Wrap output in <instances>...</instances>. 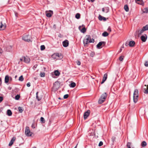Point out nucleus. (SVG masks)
I'll return each mask as SVG.
<instances>
[{"mask_svg": "<svg viewBox=\"0 0 148 148\" xmlns=\"http://www.w3.org/2000/svg\"><path fill=\"white\" fill-rule=\"evenodd\" d=\"M33 127V126L32 125V127H34V128L35 127Z\"/></svg>", "mask_w": 148, "mask_h": 148, "instance_id": "e2e57ef3", "label": "nucleus"}, {"mask_svg": "<svg viewBox=\"0 0 148 148\" xmlns=\"http://www.w3.org/2000/svg\"><path fill=\"white\" fill-rule=\"evenodd\" d=\"M82 28L81 29L80 32L83 33H84L86 31V29L85 26L84 25H82Z\"/></svg>", "mask_w": 148, "mask_h": 148, "instance_id": "f3484780", "label": "nucleus"}, {"mask_svg": "<svg viewBox=\"0 0 148 148\" xmlns=\"http://www.w3.org/2000/svg\"><path fill=\"white\" fill-rule=\"evenodd\" d=\"M20 60L21 61H23V60H24V57H23L21 58L20 59Z\"/></svg>", "mask_w": 148, "mask_h": 148, "instance_id": "864d4df0", "label": "nucleus"}, {"mask_svg": "<svg viewBox=\"0 0 148 148\" xmlns=\"http://www.w3.org/2000/svg\"><path fill=\"white\" fill-rule=\"evenodd\" d=\"M127 148H134V147L132 146L131 143H128L127 144Z\"/></svg>", "mask_w": 148, "mask_h": 148, "instance_id": "4be33fe9", "label": "nucleus"}, {"mask_svg": "<svg viewBox=\"0 0 148 148\" xmlns=\"http://www.w3.org/2000/svg\"><path fill=\"white\" fill-rule=\"evenodd\" d=\"M3 51L2 49L0 48V53H2Z\"/></svg>", "mask_w": 148, "mask_h": 148, "instance_id": "5fc2aeb1", "label": "nucleus"}, {"mask_svg": "<svg viewBox=\"0 0 148 148\" xmlns=\"http://www.w3.org/2000/svg\"><path fill=\"white\" fill-rule=\"evenodd\" d=\"M82 25L81 26H79L78 27L79 30L80 31L81 29H82Z\"/></svg>", "mask_w": 148, "mask_h": 148, "instance_id": "09e8293b", "label": "nucleus"}, {"mask_svg": "<svg viewBox=\"0 0 148 148\" xmlns=\"http://www.w3.org/2000/svg\"><path fill=\"white\" fill-rule=\"evenodd\" d=\"M77 64L78 65H80L81 64L80 62L79 61H77Z\"/></svg>", "mask_w": 148, "mask_h": 148, "instance_id": "8fccbe9b", "label": "nucleus"}, {"mask_svg": "<svg viewBox=\"0 0 148 148\" xmlns=\"http://www.w3.org/2000/svg\"><path fill=\"white\" fill-rule=\"evenodd\" d=\"M20 98L19 95H17L15 97V99L16 100H18Z\"/></svg>", "mask_w": 148, "mask_h": 148, "instance_id": "a19ab883", "label": "nucleus"}, {"mask_svg": "<svg viewBox=\"0 0 148 148\" xmlns=\"http://www.w3.org/2000/svg\"><path fill=\"white\" fill-rule=\"evenodd\" d=\"M124 9L127 12H128L129 10V8L128 6L127 5H125L124 6Z\"/></svg>", "mask_w": 148, "mask_h": 148, "instance_id": "393cba45", "label": "nucleus"}, {"mask_svg": "<svg viewBox=\"0 0 148 148\" xmlns=\"http://www.w3.org/2000/svg\"><path fill=\"white\" fill-rule=\"evenodd\" d=\"M12 112L10 110H8L7 111V114L8 116H11L12 115Z\"/></svg>", "mask_w": 148, "mask_h": 148, "instance_id": "b1692460", "label": "nucleus"}, {"mask_svg": "<svg viewBox=\"0 0 148 148\" xmlns=\"http://www.w3.org/2000/svg\"><path fill=\"white\" fill-rule=\"evenodd\" d=\"M98 18L99 20L100 21L103 20V21H105L106 20V18L101 16L100 15H99Z\"/></svg>", "mask_w": 148, "mask_h": 148, "instance_id": "aec40b11", "label": "nucleus"}, {"mask_svg": "<svg viewBox=\"0 0 148 148\" xmlns=\"http://www.w3.org/2000/svg\"><path fill=\"white\" fill-rule=\"evenodd\" d=\"M1 79L0 78V84L1 83Z\"/></svg>", "mask_w": 148, "mask_h": 148, "instance_id": "13d9d810", "label": "nucleus"}, {"mask_svg": "<svg viewBox=\"0 0 148 148\" xmlns=\"http://www.w3.org/2000/svg\"><path fill=\"white\" fill-rule=\"evenodd\" d=\"M144 31H145L143 28H142L141 29H138L136 31V32L135 35L138 36H139L141 34H142L143 33Z\"/></svg>", "mask_w": 148, "mask_h": 148, "instance_id": "423d86ee", "label": "nucleus"}, {"mask_svg": "<svg viewBox=\"0 0 148 148\" xmlns=\"http://www.w3.org/2000/svg\"><path fill=\"white\" fill-rule=\"evenodd\" d=\"M144 92L145 93H148V85L147 86V89H146V90H145Z\"/></svg>", "mask_w": 148, "mask_h": 148, "instance_id": "c03bdc74", "label": "nucleus"}, {"mask_svg": "<svg viewBox=\"0 0 148 148\" xmlns=\"http://www.w3.org/2000/svg\"><path fill=\"white\" fill-rule=\"evenodd\" d=\"M40 75L41 77H45V73L44 72H41L40 73Z\"/></svg>", "mask_w": 148, "mask_h": 148, "instance_id": "72a5a7b5", "label": "nucleus"}, {"mask_svg": "<svg viewBox=\"0 0 148 148\" xmlns=\"http://www.w3.org/2000/svg\"><path fill=\"white\" fill-rule=\"evenodd\" d=\"M77 145H77L74 148H76Z\"/></svg>", "mask_w": 148, "mask_h": 148, "instance_id": "052dcab7", "label": "nucleus"}, {"mask_svg": "<svg viewBox=\"0 0 148 148\" xmlns=\"http://www.w3.org/2000/svg\"><path fill=\"white\" fill-rule=\"evenodd\" d=\"M18 110L20 112H22L23 111V108L20 107H18Z\"/></svg>", "mask_w": 148, "mask_h": 148, "instance_id": "f704fd0d", "label": "nucleus"}, {"mask_svg": "<svg viewBox=\"0 0 148 148\" xmlns=\"http://www.w3.org/2000/svg\"><path fill=\"white\" fill-rule=\"evenodd\" d=\"M31 38L30 36L29 35H25L22 37V39L24 40L29 42L31 41Z\"/></svg>", "mask_w": 148, "mask_h": 148, "instance_id": "39448f33", "label": "nucleus"}, {"mask_svg": "<svg viewBox=\"0 0 148 148\" xmlns=\"http://www.w3.org/2000/svg\"><path fill=\"white\" fill-rule=\"evenodd\" d=\"M76 86V84L74 82H72L70 85L69 86L71 88H74Z\"/></svg>", "mask_w": 148, "mask_h": 148, "instance_id": "5701e85b", "label": "nucleus"}, {"mask_svg": "<svg viewBox=\"0 0 148 148\" xmlns=\"http://www.w3.org/2000/svg\"><path fill=\"white\" fill-rule=\"evenodd\" d=\"M105 44V42H99L97 45V48L99 49L101 48L102 47H101L102 44L104 45Z\"/></svg>", "mask_w": 148, "mask_h": 148, "instance_id": "9d476101", "label": "nucleus"}, {"mask_svg": "<svg viewBox=\"0 0 148 148\" xmlns=\"http://www.w3.org/2000/svg\"><path fill=\"white\" fill-rule=\"evenodd\" d=\"M89 112H88V111L84 113V119H85L87 118L89 116Z\"/></svg>", "mask_w": 148, "mask_h": 148, "instance_id": "dca6fc26", "label": "nucleus"}, {"mask_svg": "<svg viewBox=\"0 0 148 148\" xmlns=\"http://www.w3.org/2000/svg\"><path fill=\"white\" fill-rule=\"evenodd\" d=\"M146 145L147 143L145 141H143L142 142L141 144V145L142 147H144Z\"/></svg>", "mask_w": 148, "mask_h": 148, "instance_id": "7c9ffc66", "label": "nucleus"}, {"mask_svg": "<svg viewBox=\"0 0 148 148\" xmlns=\"http://www.w3.org/2000/svg\"><path fill=\"white\" fill-rule=\"evenodd\" d=\"M141 40L143 42H145L146 41L147 38V36L146 35L144 34V35H142L141 36Z\"/></svg>", "mask_w": 148, "mask_h": 148, "instance_id": "9b49d317", "label": "nucleus"}, {"mask_svg": "<svg viewBox=\"0 0 148 148\" xmlns=\"http://www.w3.org/2000/svg\"><path fill=\"white\" fill-rule=\"evenodd\" d=\"M3 98L2 97H0V103L3 101Z\"/></svg>", "mask_w": 148, "mask_h": 148, "instance_id": "de8ad7c7", "label": "nucleus"}, {"mask_svg": "<svg viewBox=\"0 0 148 148\" xmlns=\"http://www.w3.org/2000/svg\"><path fill=\"white\" fill-rule=\"evenodd\" d=\"M80 14L79 13H77L75 15V17L76 18L79 19L80 18Z\"/></svg>", "mask_w": 148, "mask_h": 148, "instance_id": "2f4dec72", "label": "nucleus"}, {"mask_svg": "<svg viewBox=\"0 0 148 148\" xmlns=\"http://www.w3.org/2000/svg\"><path fill=\"white\" fill-rule=\"evenodd\" d=\"M68 97V94H66V95H65L64 96V98L65 99H66Z\"/></svg>", "mask_w": 148, "mask_h": 148, "instance_id": "a18cd8bd", "label": "nucleus"}, {"mask_svg": "<svg viewBox=\"0 0 148 148\" xmlns=\"http://www.w3.org/2000/svg\"><path fill=\"white\" fill-rule=\"evenodd\" d=\"M95 54V53L94 52H91L90 53V56L91 57H93L94 56Z\"/></svg>", "mask_w": 148, "mask_h": 148, "instance_id": "ea45409f", "label": "nucleus"}, {"mask_svg": "<svg viewBox=\"0 0 148 148\" xmlns=\"http://www.w3.org/2000/svg\"><path fill=\"white\" fill-rule=\"evenodd\" d=\"M27 87H29L30 86V82H28L27 84Z\"/></svg>", "mask_w": 148, "mask_h": 148, "instance_id": "3c124183", "label": "nucleus"}, {"mask_svg": "<svg viewBox=\"0 0 148 148\" xmlns=\"http://www.w3.org/2000/svg\"><path fill=\"white\" fill-rule=\"evenodd\" d=\"M12 80V78L11 77L6 75L5 78V82L6 84L8 83L10 81H11Z\"/></svg>", "mask_w": 148, "mask_h": 148, "instance_id": "0eeeda50", "label": "nucleus"}, {"mask_svg": "<svg viewBox=\"0 0 148 148\" xmlns=\"http://www.w3.org/2000/svg\"><path fill=\"white\" fill-rule=\"evenodd\" d=\"M45 49V47L44 45H41L40 46V49L41 50H43Z\"/></svg>", "mask_w": 148, "mask_h": 148, "instance_id": "e433bc0d", "label": "nucleus"}, {"mask_svg": "<svg viewBox=\"0 0 148 148\" xmlns=\"http://www.w3.org/2000/svg\"><path fill=\"white\" fill-rule=\"evenodd\" d=\"M142 28L145 31L148 30V25L144 26Z\"/></svg>", "mask_w": 148, "mask_h": 148, "instance_id": "cd10ccee", "label": "nucleus"}, {"mask_svg": "<svg viewBox=\"0 0 148 148\" xmlns=\"http://www.w3.org/2000/svg\"><path fill=\"white\" fill-rule=\"evenodd\" d=\"M106 9L107 10V11H106V12L107 13L108 12V9L107 8H106Z\"/></svg>", "mask_w": 148, "mask_h": 148, "instance_id": "4d7b16f0", "label": "nucleus"}, {"mask_svg": "<svg viewBox=\"0 0 148 148\" xmlns=\"http://www.w3.org/2000/svg\"><path fill=\"white\" fill-rule=\"evenodd\" d=\"M62 45L64 47H66L68 46L69 45L68 41L66 40L62 42Z\"/></svg>", "mask_w": 148, "mask_h": 148, "instance_id": "2eb2a0df", "label": "nucleus"}, {"mask_svg": "<svg viewBox=\"0 0 148 148\" xmlns=\"http://www.w3.org/2000/svg\"><path fill=\"white\" fill-rule=\"evenodd\" d=\"M48 12L47 11L46 12V15L47 17H51L52 14L53 12L51 10H49Z\"/></svg>", "mask_w": 148, "mask_h": 148, "instance_id": "ddd939ff", "label": "nucleus"}, {"mask_svg": "<svg viewBox=\"0 0 148 148\" xmlns=\"http://www.w3.org/2000/svg\"><path fill=\"white\" fill-rule=\"evenodd\" d=\"M30 61V58L27 56H26L25 57H24V62L26 63H29Z\"/></svg>", "mask_w": 148, "mask_h": 148, "instance_id": "6e6552de", "label": "nucleus"}, {"mask_svg": "<svg viewBox=\"0 0 148 148\" xmlns=\"http://www.w3.org/2000/svg\"><path fill=\"white\" fill-rule=\"evenodd\" d=\"M103 144V143L102 141H100L99 144V146H102Z\"/></svg>", "mask_w": 148, "mask_h": 148, "instance_id": "49530a36", "label": "nucleus"}, {"mask_svg": "<svg viewBox=\"0 0 148 148\" xmlns=\"http://www.w3.org/2000/svg\"><path fill=\"white\" fill-rule=\"evenodd\" d=\"M54 73L55 75L56 76H59L60 74V73L58 70L55 71Z\"/></svg>", "mask_w": 148, "mask_h": 148, "instance_id": "c85d7f7f", "label": "nucleus"}, {"mask_svg": "<svg viewBox=\"0 0 148 148\" xmlns=\"http://www.w3.org/2000/svg\"><path fill=\"white\" fill-rule=\"evenodd\" d=\"M107 96V94L106 92L102 94L99 100V103L100 104L103 103L105 101V99L106 98Z\"/></svg>", "mask_w": 148, "mask_h": 148, "instance_id": "7ed1b4c3", "label": "nucleus"}, {"mask_svg": "<svg viewBox=\"0 0 148 148\" xmlns=\"http://www.w3.org/2000/svg\"><path fill=\"white\" fill-rule=\"evenodd\" d=\"M102 10L103 12H105V10L104 8H103L102 9Z\"/></svg>", "mask_w": 148, "mask_h": 148, "instance_id": "6e6d98bb", "label": "nucleus"}, {"mask_svg": "<svg viewBox=\"0 0 148 148\" xmlns=\"http://www.w3.org/2000/svg\"><path fill=\"white\" fill-rule=\"evenodd\" d=\"M138 91L137 89H135L134 91L133 94V100L134 103H136L138 100Z\"/></svg>", "mask_w": 148, "mask_h": 148, "instance_id": "f03ea898", "label": "nucleus"}, {"mask_svg": "<svg viewBox=\"0 0 148 148\" xmlns=\"http://www.w3.org/2000/svg\"><path fill=\"white\" fill-rule=\"evenodd\" d=\"M32 148H36V147H33Z\"/></svg>", "mask_w": 148, "mask_h": 148, "instance_id": "0e129e2a", "label": "nucleus"}, {"mask_svg": "<svg viewBox=\"0 0 148 148\" xmlns=\"http://www.w3.org/2000/svg\"><path fill=\"white\" fill-rule=\"evenodd\" d=\"M58 53H54L52 55V57L53 59H58Z\"/></svg>", "mask_w": 148, "mask_h": 148, "instance_id": "6ab92c4d", "label": "nucleus"}, {"mask_svg": "<svg viewBox=\"0 0 148 148\" xmlns=\"http://www.w3.org/2000/svg\"><path fill=\"white\" fill-rule=\"evenodd\" d=\"M38 92H37L36 93V98L39 101L41 100V98H39V97L38 95Z\"/></svg>", "mask_w": 148, "mask_h": 148, "instance_id": "4c0bfd02", "label": "nucleus"}, {"mask_svg": "<svg viewBox=\"0 0 148 148\" xmlns=\"http://www.w3.org/2000/svg\"><path fill=\"white\" fill-rule=\"evenodd\" d=\"M12 48V46H10L8 47H7L6 48V50L7 51H11V49Z\"/></svg>", "mask_w": 148, "mask_h": 148, "instance_id": "a878e982", "label": "nucleus"}, {"mask_svg": "<svg viewBox=\"0 0 148 148\" xmlns=\"http://www.w3.org/2000/svg\"><path fill=\"white\" fill-rule=\"evenodd\" d=\"M108 30L110 32H111V29L109 27L108 29Z\"/></svg>", "mask_w": 148, "mask_h": 148, "instance_id": "603ef678", "label": "nucleus"}, {"mask_svg": "<svg viewBox=\"0 0 148 148\" xmlns=\"http://www.w3.org/2000/svg\"><path fill=\"white\" fill-rule=\"evenodd\" d=\"M123 58H124L123 56H121L119 58V60L120 61H123Z\"/></svg>", "mask_w": 148, "mask_h": 148, "instance_id": "58836bf2", "label": "nucleus"}, {"mask_svg": "<svg viewBox=\"0 0 148 148\" xmlns=\"http://www.w3.org/2000/svg\"><path fill=\"white\" fill-rule=\"evenodd\" d=\"M25 133L26 135L27 136H31L33 134V133L31 132L29 127H26L25 128Z\"/></svg>", "mask_w": 148, "mask_h": 148, "instance_id": "20e7f679", "label": "nucleus"}, {"mask_svg": "<svg viewBox=\"0 0 148 148\" xmlns=\"http://www.w3.org/2000/svg\"><path fill=\"white\" fill-rule=\"evenodd\" d=\"M143 11L144 13H148V8H145L143 10Z\"/></svg>", "mask_w": 148, "mask_h": 148, "instance_id": "bb28decb", "label": "nucleus"}, {"mask_svg": "<svg viewBox=\"0 0 148 148\" xmlns=\"http://www.w3.org/2000/svg\"><path fill=\"white\" fill-rule=\"evenodd\" d=\"M135 44V42L134 41H130L129 43V46L130 47H133Z\"/></svg>", "mask_w": 148, "mask_h": 148, "instance_id": "a211bd4d", "label": "nucleus"}, {"mask_svg": "<svg viewBox=\"0 0 148 148\" xmlns=\"http://www.w3.org/2000/svg\"><path fill=\"white\" fill-rule=\"evenodd\" d=\"M137 1H139L140 0H136Z\"/></svg>", "mask_w": 148, "mask_h": 148, "instance_id": "338daca9", "label": "nucleus"}, {"mask_svg": "<svg viewBox=\"0 0 148 148\" xmlns=\"http://www.w3.org/2000/svg\"><path fill=\"white\" fill-rule=\"evenodd\" d=\"M17 77V75H16L15 76V78H16Z\"/></svg>", "mask_w": 148, "mask_h": 148, "instance_id": "680f3d73", "label": "nucleus"}, {"mask_svg": "<svg viewBox=\"0 0 148 148\" xmlns=\"http://www.w3.org/2000/svg\"><path fill=\"white\" fill-rule=\"evenodd\" d=\"M40 121L43 123H44L45 121V119L44 118L42 117H41L40 118Z\"/></svg>", "mask_w": 148, "mask_h": 148, "instance_id": "79ce46f5", "label": "nucleus"}, {"mask_svg": "<svg viewBox=\"0 0 148 148\" xmlns=\"http://www.w3.org/2000/svg\"><path fill=\"white\" fill-rule=\"evenodd\" d=\"M15 16H16V13H15Z\"/></svg>", "mask_w": 148, "mask_h": 148, "instance_id": "69168bd1", "label": "nucleus"}, {"mask_svg": "<svg viewBox=\"0 0 148 148\" xmlns=\"http://www.w3.org/2000/svg\"><path fill=\"white\" fill-rule=\"evenodd\" d=\"M144 65L145 66L148 67V61H146Z\"/></svg>", "mask_w": 148, "mask_h": 148, "instance_id": "37998d69", "label": "nucleus"}, {"mask_svg": "<svg viewBox=\"0 0 148 148\" xmlns=\"http://www.w3.org/2000/svg\"><path fill=\"white\" fill-rule=\"evenodd\" d=\"M58 59H61L62 58V55L60 53H58Z\"/></svg>", "mask_w": 148, "mask_h": 148, "instance_id": "c9c22d12", "label": "nucleus"}, {"mask_svg": "<svg viewBox=\"0 0 148 148\" xmlns=\"http://www.w3.org/2000/svg\"><path fill=\"white\" fill-rule=\"evenodd\" d=\"M95 0H90V1L92 2H93Z\"/></svg>", "mask_w": 148, "mask_h": 148, "instance_id": "bf43d9fd", "label": "nucleus"}, {"mask_svg": "<svg viewBox=\"0 0 148 148\" xmlns=\"http://www.w3.org/2000/svg\"><path fill=\"white\" fill-rule=\"evenodd\" d=\"M108 75L107 73H105L103 75V78L102 81L101 82V84H102L104 83L105 81L106 80L107 78Z\"/></svg>", "mask_w": 148, "mask_h": 148, "instance_id": "4468645a", "label": "nucleus"}, {"mask_svg": "<svg viewBox=\"0 0 148 148\" xmlns=\"http://www.w3.org/2000/svg\"><path fill=\"white\" fill-rule=\"evenodd\" d=\"M94 40L93 39H91L89 35H86L83 40L84 44L85 45L89 43L94 42Z\"/></svg>", "mask_w": 148, "mask_h": 148, "instance_id": "f257e3e1", "label": "nucleus"}, {"mask_svg": "<svg viewBox=\"0 0 148 148\" xmlns=\"http://www.w3.org/2000/svg\"><path fill=\"white\" fill-rule=\"evenodd\" d=\"M15 140V138L14 137H13L12 139L10 140L9 144V146H11L12 145Z\"/></svg>", "mask_w": 148, "mask_h": 148, "instance_id": "412c9836", "label": "nucleus"}, {"mask_svg": "<svg viewBox=\"0 0 148 148\" xmlns=\"http://www.w3.org/2000/svg\"><path fill=\"white\" fill-rule=\"evenodd\" d=\"M60 83L57 81L56 82L53 84V87L56 89H57L60 86Z\"/></svg>", "mask_w": 148, "mask_h": 148, "instance_id": "1a4fd4ad", "label": "nucleus"}, {"mask_svg": "<svg viewBox=\"0 0 148 148\" xmlns=\"http://www.w3.org/2000/svg\"><path fill=\"white\" fill-rule=\"evenodd\" d=\"M6 25L5 23L3 24L2 22H1V25H0V30H4L6 28Z\"/></svg>", "mask_w": 148, "mask_h": 148, "instance_id": "f8f14e48", "label": "nucleus"}, {"mask_svg": "<svg viewBox=\"0 0 148 148\" xmlns=\"http://www.w3.org/2000/svg\"><path fill=\"white\" fill-rule=\"evenodd\" d=\"M23 79L24 78L22 75H21L20 77L18 79V80L21 82H22L23 81Z\"/></svg>", "mask_w": 148, "mask_h": 148, "instance_id": "473e14b6", "label": "nucleus"}, {"mask_svg": "<svg viewBox=\"0 0 148 148\" xmlns=\"http://www.w3.org/2000/svg\"><path fill=\"white\" fill-rule=\"evenodd\" d=\"M108 35V33L106 32H104L103 33H102V36H104V37L107 36Z\"/></svg>", "mask_w": 148, "mask_h": 148, "instance_id": "c756f323", "label": "nucleus"}]
</instances>
